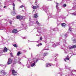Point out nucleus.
<instances>
[{
  "label": "nucleus",
  "mask_w": 76,
  "mask_h": 76,
  "mask_svg": "<svg viewBox=\"0 0 76 76\" xmlns=\"http://www.w3.org/2000/svg\"><path fill=\"white\" fill-rule=\"evenodd\" d=\"M56 58L55 59V61H56Z\"/></svg>",
  "instance_id": "60"
},
{
  "label": "nucleus",
  "mask_w": 76,
  "mask_h": 76,
  "mask_svg": "<svg viewBox=\"0 0 76 76\" xmlns=\"http://www.w3.org/2000/svg\"><path fill=\"white\" fill-rule=\"evenodd\" d=\"M69 50H72V49H73V48H76V45H74L72 46H69Z\"/></svg>",
  "instance_id": "6"
},
{
  "label": "nucleus",
  "mask_w": 76,
  "mask_h": 76,
  "mask_svg": "<svg viewBox=\"0 0 76 76\" xmlns=\"http://www.w3.org/2000/svg\"><path fill=\"white\" fill-rule=\"evenodd\" d=\"M39 41H38L37 42H39Z\"/></svg>",
  "instance_id": "53"
},
{
  "label": "nucleus",
  "mask_w": 76,
  "mask_h": 76,
  "mask_svg": "<svg viewBox=\"0 0 76 76\" xmlns=\"http://www.w3.org/2000/svg\"><path fill=\"white\" fill-rule=\"evenodd\" d=\"M39 7V6L38 5H37L36 6H33V9H37V8H38Z\"/></svg>",
  "instance_id": "16"
},
{
  "label": "nucleus",
  "mask_w": 76,
  "mask_h": 76,
  "mask_svg": "<svg viewBox=\"0 0 76 76\" xmlns=\"http://www.w3.org/2000/svg\"><path fill=\"white\" fill-rule=\"evenodd\" d=\"M10 54L11 57H13V55H12V53H11Z\"/></svg>",
  "instance_id": "35"
},
{
  "label": "nucleus",
  "mask_w": 76,
  "mask_h": 76,
  "mask_svg": "<svg viewBox=\"0 0 76 76\" xmlns=\"http://www.w3.org/2000/svg\"><path fill=\"white\" fill-rule=\"evenodd\" d=\"M60 42H58L56 43H53V47H56V46H58L60 45Z\"/></svg>",
  "instance_id": "9"
},
{
  "label": "nucleus",
  "mask_w": 76,
  "mask_h": 76,
  "mask_svg": "<svg viewBox=\"0 0 76 76\" xmlns=\"http://www.w3.org/2000/svg\"><path fill=\"white\" fill-rule=\"evenodd\" d=\"M63 6L64 7H66V4H64Z\"/></svg>",
  "instance_id": "33"
},
{
  "label": "nucleus",
  "mask_w": 76,
  "mask_h": 76,
  "mask_svg": "<svg viewBox=\"0 0 76 76\" xmlns=\"http://www.w3.org/2000/svg\"><path fill=\"white\" fill-rule=\"evenodd\" d=\"M52 65L51 64L48 63H47L46 64V67H50V66H51Z\"/></svg>",
  "instance_id": "12"
},
{
  "label": "nucleus",
  "mask_w": 76,
  "mask_h": 76,
  "mask_svg": "<svg viewBox=\"0 0 76 76\" xmlns=\"http://www.w3.org/2000/svg\"><path fill=\"white\" fill-rule=\"evenodd\" d=\"M37 32H39V34L41 33V30L38 29L37 30Z\"/></svg>",
  "instance_id": "24"
},
{
  "label": "nucleus",
  "mask_w": 76,
  "mask_h": 76,
  "mask_svg": "<svg viewBox=\"0 0 76 76\" xmlns=\"http://www.w3.org/2000/svg\"><path fill=\"white\" fill-rule=\"evenodd\" d=\"M36 23H37V25H40V24H39V22H38V21H36Z\"/></svg>",
  "instance_id": "25"
},
{
  "label": "nucleus",
  "mask_w": 76,
  "mask_h": 76,
  "mask_svg": "<svg viewBox=\"0 0 76 76\" xmlns=\"http://www.w3.org/2000/svg\"><path fill=\"white\" fill-rule=\"evenodd\" d=\"M12 6L13 10L14 12V13L15 14H17V13H18V12H17V11L15 10V3H13V4Z\"/></svg>",
  "instance_id": "4"
},
{
  "label": "nucleus",
  "mask_w": 76,
  "mask_h": 76,
  "mask_svg": "<svg viewBox=\"0 0 76 76\" xmlns=\"http://www.w3.org/2000/svg\"><path fill=\"white\" fill-rule=\"evenodd\" d=\"M6 6H4V8H6Z\"/></svg>",
  "instance_id": "39"
},
{
  "label": "nucleus",
  "mask_w": 76,
  "mask_h": 76,
  "mask_svg": "<svg viewBox=\"0 0 76 76\" xmlns=\"http://www.w3.org/2000/svg\"><path fill=\"white\" fill-rule=\"evenodd\" d=\"M69 56H67L64 59V60L65 62L66 61V60H69Z\"/></svg>",
  "instance_id": "14"
},
{
  "label": "nucleus",
  "mask_w": 76,
  "mask_h": 76,
  "mask_svg": "<svg viewBox=\"0 0 76 76\" xmlns=\"http://www.w3.org/2000/svg\"><path fill=\"white\" fill-rule=\"evenodd\" d=\"M54 31H56V30H54Z\"/></svg>",
  "instance_id": "62"
},
{
  "label": "nucleus",
  "mask_w": 76,
  "mask_h": 76,
  "mask_svg": "<svg viewBox=\"0 0 76 76\" xmlns=\"http://www.w3.org/2000/svg\"><path fill=\"white\" fill-rule=\"evenodd\" d=\"M34 11H35V10H34L33 12H34Z\"/></svg>",
  "instance_id": "57"
},
{
  "label": "nucleus",
  "mask_w": 76,
  "mask_h": 76,
  "mask_svg": "<svg viewBox=\"0 0 76 76\" xmlns=\"http://www.w3.org/2000/svg\"><path fill=\"white\" fill-rule=\"evenodd\" d=\"M1 73L2 75H6L7 73L6 72H4V71L2 70L1 71Z\"/></svg>",
  "instance_id": "13"
},
{
  "label": "nucleus",
  "mask_w": 76,
  "mask_h": 76,
  "mask_svg": "<svg viewBox=\"0 0 76 76\" xmlns=\"http://www.w3.org/2000/svg\"><path fill=\"white\" fill-rule=\"evenodd\" d=\"M39 34H36L37 36H39Z\"/></svg>",
  "instance_id": "42"
},
{
  "label": "nucleus",
  "mask_w": 76,
  "mask_h": 76,
  "mask_svg": "<svg viewBox=\"0 0 76 76\" xmlns=\"http://www.w3.org/2000/svg\"><path fill=\"white\" fill-rule=\"evenodd\" d=\"M61 26L63 27H64L66 26V24L64 23H62L61 24Z\"/></svg>",
  "instance_id": "17"
},
{
  "label": "nucleus",
  "mask_w": 76,
  "mask_h": 76,
  "mask_svg": "<svg viewBox=\"0 0 76 76\" xmlns=\"http://www.w3.org/2000/svg\"><path fill=\"white\" fill-rule=\"evenodd\" d=\"M40 45H42V43H40Z\"/></svg>",
  "instance_id": "49"
},
{
  "label": "nucleus",
  "mask_w": 76,
  "mask_h": 76,
  "mask_svg": "<svg viewBox=\"0 0 76 76\" xmlns=\"http://www.w3.org/2000/svg\"><path fill=\"white\" fill-rule=\"evenodd\" d=\"M74 8H75V7H74L72 8L73 9H73Z\"/></svg>",
  "instance_id": "44"
},
{
  "label": "nucleus",
  "mask_w": 76,
  "mask_h": 76,
  "mask_svg": "<svg viewBox=\"0 0 76 76\" xmlns=\"http://www.w3.org/2000/svg\"><path fill=\"white\" fill-rule=\"evenodd\" d=\"M26 28H25V29H26Z\"/></svg>",
  "instance_id": "55"
},
{
  "label": "nucleus",
  "mask_w": 76,
  "mask_h": 76,
  "mask_svg": "<svg viewBox=\"0 0 76 76\" xmlns=\"http://www.w3.org/2000/svg\"><path fill=\"white\" fill-rule=\"evenodd\" d=\"M35 3H37V2H35Z\"/></svg>",
  "instance_id": "58"
},
{
  "label": "nucleus",
  "mask_w": 76,
  "mask_h": 76,
  "mask_svg": "<svg viewBox=\"0 0 76 76\" xmlns=\"http://www.w3.org/2000/svg\"><path fill=\"white\" fill-rule=\"evenodd\" d=\"M66 38H67V34L65 33L61 34L59 38V40H61V39H62L63 45L64 47H65L66 45L67 44V42L65 40L66 39Z\"/></svg>",
  "instance_id": "1"
},
{
  "label": "nucleus",
  "mask_w": 76,
  "mask_h": 76,
  "mask_svg": "<svg viewBox=\"0 0 76 76\" xmlns=\"http://www.w3.org/2000/svg\"><path fill=\"white\" fill-rule=\"evenodd\" d=\"M72 40L73 41V42H76V40L75 39H74V38H72Z\"/></svg>",
  "instance_id": "19"
},
{
  "label": "nucleus",
  "mask_w": 76,
  "mask_h": 76,
  "mask_svg": "<svg viewBox=\"0 0 76 76\" xmlns=\"http://www.w3.org/2000/svg\"><path fill=\"white\" fill-rule=\"evenodd\" d=\"M72 15H76V13L75 12H74V13H72L71 14Z\"/></svg>",
  "instance_id": "30"
},
{
  "label": "nucleus",
  "mask_w": 76,
  "mask_h": 76,
  "mask_svg": "<svg viewBox=\"0 0 76 76\" xmlns=\"http://www.w3.org/2000/svg\"><path fill=\"white\" fill-rule=\"evenodd\" d=\"M21 26H24V27H25V25H23V24L22 23Z\"/></svg>",
  "instance_id": "34"
},
{
  "label": "nucleus",
  "mask_w": 76,
  "mask_h": 76,
  "mask_svg": "<svg viewBox=\"0 0 76 76\" xmlns=\"http://www.w3.org/2000/svg\"><path fill=\"white\" fill-rule=\"evenodd\" d=\"M20 52H18L17 53V55L18 56H19V55H20Z\"/></svg>",
  "instance_id": "26"
},
{
  "label": "nucleus",
  "mask_w": 76,
  "mask_h": 76,
  "mask_svg": "<svg viewBox=\"0 0 76 76\" xmlns=\"http://www.w3.org/2000/svg\"><path fill=\"white\" fill-rule=\"evenodd\" d=\"M58 3H56V8L57 9H58Z\"/></svg>",
  "instance_id": "22"
},
{
  "label": "nucleus",
  "mask_w": 76,
  "mask_h": 76,
  "mask_svg": "<svg viewBox=\"0 0 76 76\" xmlns=\"http://www.w3.org/2000/svg\"><path fill=\"white\" fill-rule=\"evenodd\" d=\"M12 73L14 76L17 75V74H18L17 72L15 71L14 70H12Z\"/></svg>",
  "instance_id": "7"
},
{
  "label": "nucleus",
  "mask_w": 76,
  "mask_h": 76,
  "mask_svg": "<svg viewBox=\"0 0 76 76\" xmlns=\"http://www.w3.org/2000/svg\"><path fill=\"white\" fill-rule=\"evenodd\" d=\"M56 28H54V29H56Z\"/></svg>",
  "instance_id": "56"
},
{
  "label": "nucleus",
  "mask_w": 76,
  "mask_h": 76,
  "mask_svg": "<svg viewBox=\"0 0 76 76\" xmlns=\"http://www.w3.org/2000/svg\"><path fill=\"white\" fill-rule=\"evenodd\" d=\"M12 59H11V58H9L7 63L8 64H11L12 62Z\"/></svg>",
  "instance_id": "8"
},
{
  "label": "nucleus",
  "mask_w": 76,
  "mask_h": 76,
  "mask_svg": "<svg viewBox=\"0 0 76 76\" xmlns=\"http://www.w3.org/2000/svg\"><path fill=\"white\" fill-rule=\"evenodd\" d=\"M69 31L72 32V28L71 27H69Z\"/></svg>",
  "instance_id": "21"
},
{
  "label": "nucleus",
  "mask_w": 76,
  "mask_h": 76,
  "mask_svg": "<svg viewBox=\"0 0 76 76\" xmlns=\"http://www.w3.org/2000/svg\"><path fill=\"white\" fill-rule=\"evenodd\" d=\"M7 4V2H6L5 3H4V4L6 5Z\"/></svg>",
  "instance_id": "41"
},
{
  "label": "nucleus",
  "mask_w": 76,
  "mask_h": 76,
  "mask_svg": "<svg viewBox=\"0 0 76 76\" xmlns=\"http://www.w3.org/2000/svg\"><path fill=\"white\" fill-rule=\"evenodd\" d=\"M40 41H41V40H42V37H41L40 38Z\"/></svg>",
  "instance_id": "36"
},
{
  "label": "nucleus",
  "mask_w": 76,
  "mask_h": 76,
  "mask_svg": "<svg viewBox=\"0 0 76 76\" xmlns=\"http://www.w3.org/2000/svg\"><path fill=\"white\" fill-rule=\"evenodd\" d=\"M29 50H31V48H29Z\"/></svg>",
  "instance_id": "59"
},
{
  "label": "nucleus",
  "mask_w": 76,
  "mask_h": 76,
  "mask_svg": "<svg viewBox=\"0 0 76 76\" xmlns=\"http://www.w3.org/2000/svg\"><path fill=\"white\" fill-rule=\"evenodd\" d=\"M0 10H1V9L0 8Z\"/></svg>",
  "instance_id": "61"
},
{
  "label": "nucleus",
  "mask_w": 76,
  "mask_h": 76,
  "mask_svg": "<svg viewBox=\"0 0 76 76\" xmlns=\"http://www.w3.org/2000/svg\"><path fill=\"white\" fill-rule=\"evenodd\" d=\"M10 24H12V22H10Z\"/></svg>",
  "instance_id": "51"
},
{
  "label": "nucleus",
  "mask_w": 76,
  "mask_h": 76,
  "mask_svg": "<svg viewBox=\"0 0 76 76\" xmlns=\"http://www.w3.org/2000/svg\"><path fill=\"white\" fill-rule=\"evenodd\" d=\"M30 22L29 23V25L32 26V25H33V23H34V22L31 21L32 20L31 19H30L29 20Z\"/></svg>",
  "instance_id": "10"
},
{
  "label": "nucleus",
  "mask_w": 76,
  "mask_h": 76,
  "mask_svg": "<svg viewBox=\"0 0 76 76\" xmlns=\"http://www.w3.org/2000/svg\"><path fill=\"white\" fill-rule=\"evenodd\" d=\"M60 75H61L62 76H66V75L65 74H62V73H60Z\"/></svg>",
  "instance_id": "23"
},
{
  "label": "nucleus",
  "mask_w": 76,
  "mask_h": 76,
  "mask_svg": "<svg viewBox=\"0 0 76 76\" xmlns=\"http://www.w3.org/2000/svg\"><path fill=\"white\" fill-rule=\"evenodd\" d=\"M24 7L23 5H21L19 7V8H22V7Z\"/></svg>",
  "instance_id": "27"
},
{
  "label": "nucleus",
  "mask_w": 76,
  "mask_h": 76,
  "mask_svg": "<svg viewBox=\"0 0 76 76\" xmlns=\"http://www.w3.org/2000/svg\"><path fill=\"white\" fill-rule=\"evenodd\" d=\"M19 64H21V62H19Z\"/></svg>",
  "instance_id": "46"
},
{
  "label": "nucleus",
  "mask_w": 76,
  "mask_h": 76,
  "mask_svg": "<svg viewBox=\"0 0 76 76\" xmlns=\"http://www.w3.org/2000/svg\"><path fill=\"white\" fill-rule=\"evenodd\" d=\"M16 18L17 19L21 20L23 19L24 17H22L21 16L18 15L16 17Z\"/></svg>",
  "instance_id": "5"
},
{
  "label": "nucleus",
  "mask_w": 76,
  "mask_h": 76,
  "mask_svg": "<svg viewBox=\"0 0 76 76\" xmlns=\"http://www.w3.org/2000/svg\"><path fill=\"white\" fill-rule=\"evenodd\" d=\"M0 54H2V52H0Z\"/></svg>",
  "instance_id": "45"
},
{
  "label": "nucleus",
  "mask_w": 76,
  "mask_h": 76,
  "mask_svg": "<svg viewBox=\"0 0 76 76\" xmlns=\"http://www.w3.org/2000/svg\"><path fill=\"white\" fill-rule=\"evenodd\" d=\"M7 50H8V49L7 48H6V47H5L4 49V50L3 52H4V53H6V52H7Z\"/></svg>",
  "instance_id": "15"
},
{
  "label": "nucleus",
  "mask_w": 76,
  "mask_h": 76,
  "mask_svg": "<svg viewBox=\"0 0 76 76\" xmlns=\"http://www.w3.org/2000/svg\"><path fill=\"white\" fill-rule=\"evenodd\" d=\"M48 1H51L52 0H47Z\"/></svg>",
  "instance_id": "52"
},
{
  "label": "nucleus",
  "mask_w": 76,
  "mask_h": 76,
  "mask_svg": "<svg viewBox=\"0 0 76 76\" xmlns=\"http://www.w3.org/2000/svg\"><path fill=\"white\" fill-rule=\"evenodd\" d=\"M60 70H62V69L60 68Z\"/></svg>",
  "instance_id": "48"
},
{
  "label": "nucleus",
  "mask_w": 76,
  "mask_h": 76,
  "mask_svg": "<svg viewBox=\"0 0 76 76\" xmlns=\"http://www.w3.org/2000/svg\"><path fill=\"white\" fill-rule=\"evenodd\" d=\"M73 35V36H74V37H75V35H76V34H74Z\"/></svg>",
  "instance_id": "40"
},
{
  "label": "nucleus",
  "mask_w": 76,
  "mask_h": 76,
  "mask_svg": "<svg viewBox=\"0 0 76 76\" xmlns=\"http://www.w3.org/2000/svg\"><path fill=\"white\" fill-rule=\"evenodd\" d=\"M71 76H76V75H75V74H72V73H71Z\"/></svg>",
  "instance_id": "28"
},
{
  "label": "nucleus",
  "mask_w": 76,
  "mask_h": 76,
  "mask_svg": "<svg viewBox=\"0 0 76 76\" xmlns=\"http://www.w3.org/2000/svg\"><path fill=\"white\" fill-rule=\"evenodd\" d=\"M12 32L14 34H16L18 32V30L16 29H14L12 31Z\"/></svg>",
  "instance_id": "11"
},
{
  "label": "nucleus",
  "mask_w": 76,
  "mask_h": 76,
  "mask_svg": "<svg viewBox=\"0 0 76 76\" xmlns=\"http://www.w3.org/2000/svg\"><path fill=\"white\" fill-rule=\"evenodd\" d=\"M69 68V67H68L67 66H65V69H68Z\"/></svg>",
  "instance_id": "29"
},
{
  "label": "nucleus",
  "mask_w": 76,
  "mask_h": 76,
  "mask_svg": "<svg viewBox=\"0 0 76 76\" xmlns=\"http://www.w3.org/2000/svg\"><path fill=\"white\" fill-rule=\"evenodd\" d=\"M45 12H48V10H45Z\"/></svg>",
  "instance_id": "38"
},
{
  "label": "nucleus",
  "mask_w": 76,
  "mask_h": 76,
  "mask_svg": "<svg viewBox=\"0 0 76 76\" xmlns=\"http://www.w3.org/2000/svg\"><path fill=\"white\" fill-rule=\"evenodd\" d=\"M34 18H38V15H37V14H34Z\"/></svg>",
  "instance_id": "20"
},
{
  "label": "nucleus",
  "mask_w": 76,
  "mask_h": 76,
  "mask_svg": "<svg viewBox=\"0 0 76 76\" xmlns=\"http://www.w3.org/2000/svg\"><path fill=\"white\" fill-rule=\"evenodd\" d=\"M1 66H3V65H1Z\"/></svg>",
  "instance_id": "54"
},
{
  "label": "nucleus",
  "mask_w": 76,
  "mask_h": 76,
  "mask_svg": "<svg viewBox=\"0 0 76 76\" xmlns=\"http://www.w3.org/2000/svg\"><path fill=\"white\" fill-rule=\"evenodd\" d=\"M11 14H12V15H13V12H12Z\"/></svg>",
  "instance_id": "50"
},
{
  "label": "nucleus",
  "mask_w": 76,
  "mask_h": 76,
  "mask_svg": "<svg viewBox=\"0 0 76 76\" xmlns=\"http://www.w3.org/2000/svg\"><path fill=\"white\" fill-rule=\"evenodd\" d=\"M44 50H48V49H44Z\"/></svg>",
  "instance_id": "43"
},
{
  "label": "nucleus",
  "mask_w": 76,
  "mask_h": 76,
  "mask_svg": "<svg viewBox=\"0 0 76 76\" xmlns=\"http://www.w3.org/2000/svg\"><path fill=\"white\" fill-rule=\"evenodd\" d=\"M47 55H48V53H45L43 54V56H47Z\"/></svg>",
  "instance_id": "18"
},
{
  "label": "nucleus",
  "mask_w": 76,
  "mask_h": 76,
  "mask_svg": "<svg viewBox=\"0 0 76 76\" xmlns=\"http://www.w3.org/2000/svg\"><path fill=\"white\" fill-rule=\"evenodd\" d=\"M18 59L20 60H21V58H19Z\"/></svg>",
  "instance_id": "47"
},
{
  "label": "nucleus",
  "mask_w": 76,
  "mask_h": 76,
  "mask_svg": "<svg viewBox=\"0 0 76 76\" xmlns=\"http://www.w3.org/2000/svg\"><path fill=\"white\" fill-rule=\"evenodd\" d=\"M13 46L14 47H17V46L16 45H13Z\"/></svg>",
  "instance_id": "31"
},
{
  "label": "nucleus",
  "mask_w": 76,
  "mask_h": 76,
  "mask_svg": "<svg viewBox=\"0 0 76 76\" xmlns=\"http://www.w3.org/2000/svg\"><path fill=\"white\" fill-rule=\"evenodd\" d=\"M39 54H38L35 58L33 59L32 62L30 63L31 67H33V66H35V64L37 62V61H38V59L39 58Z\"/></svg>",
  "instance_id": "2"
},
{
  "label": "nucleus",
  "mask_w": 76,
  "mask_h": 76,
  "mask_svg": "<svg viewBox=\"0 0 76 76\" xmlns=\"http://www.w3.org/2000/svg\"><path fill=\"white\" fill-rule=\"evenodd\" d=\"M63 49L65 54H67V53H69V50H70V49H69V46L68 47H66L65 48H64Z\"/></svg>",
  "instance_id": "3"
},
{
  "label": "nucleus",
  "mask_w": 76,
  "mask_h": 76,
  "mask_svg": "<svg viewBox=\"0 0 76 76\" xmlns=\"http://www.w3.org/2000/svg\"><path fill=\"white\" fill-rule=\"evenodd\" d=\"M28 65H28V64H27V67H28V68H30V66H28Z\"/></svg>",
  "instance_id": "32"
},
{
  "label": "nucleus",
  "mask_w": 76,
  "mask_h": 76,
  "mask_svg": "<svg viewBox=\"0 0 76 76\" xmlns=\"http://www.w3.org/2000/svg\"><path fill=\"white\" fill-rule=\"evenodd\" d=\"M37 47H39V45H37Z\"/></svg>",
  "instance_id": "37"
}]
</instances>
